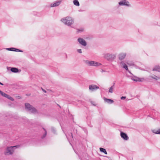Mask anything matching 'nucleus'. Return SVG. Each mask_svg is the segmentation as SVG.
<instances>
[{"mask_svg": "<svg viewBox=\"0 0 160 160\" xmlns=\"http://www.w3.org/2000/svg\"><path fill=\"white\" fill-rule=\"evenodd\" d=\"M131 78L132 80L136 82H142L144 80V78H140L136 76H134Z\"/></svg>", "mask_w": 160, "mask_h": 160, "instance_id": "nucleus-11", "label": "nucleus"}, {"mask_svg": "<svg viewBox=\"0 0 160 160\" xmlns=\"http://www.w3.org/2000/svg\"><path fill=\"white\" fill-rule=\"evenodd\" d=\"M73 2L74 4L77 6H78L80 5L79 3L78 0H74Z\"/></svg>", "mask_w": 160, "mask_h": 160, "instance_id": "nucleus-18", "label": "nucleus"}, {"mask_svg": "<svg viewBox=\"0 0 160 160\" xmlns=\"http://www.w3.org/2000/svg\"><path fill=\"white\" fill-rule=\"evenodd\" d=\"M78 30L82 32L83 31V29H82L81 30L78 29Z\"/></svg>", "mask_w": 160, "mask_h": 160, "instance_id": "nucleus-37", "label": "nucleus"}, {"mask_svg": "<svg viewBox=\"0 0 160 160\" xmlns=\"http://www.w3.org/2000/svg\"><path fill=\"white\" fill-rule=\"evenodd\" d=\"M72 129L73 130L74 133L77 134V130L76 129H75V128H72Z\"/></svg>", "mask_w": 160, "mask_h": 160, "instance_id": "nucleus-30", "label": "nucleus"}, {"mask_svg": "<svg viewBox=\"0 0 160 160\" xmlns=\"http://www.w3.org/2000/svg\"><path fill=\"white\" fill-rule=\"evenodd\" d=\"M114 88V86H111L109 88V92L111 93H112L113 92V89Z\"/></svg>", "mask_w": 160, "mask_h": 160, "instance_id": "nucleus-19", "label": "nucleus"}, {"mask_svg": "<svg viewBox=\"0 0 160 160\" xmlns=\"http://www.w3.org/2000/svg\"><path fill=\"white\" fill-rule=\"evenodd\" d=\"M25 107L26 109L31 113H35L38 112L36 109L28 103H25Z\"/></svg>", "mask_w": 160, "mask_h": 160, "instance_id": "nucleus-2", "label": "nucleus"}, {"mask_svg": "<svg viewBox=\"0 0 160 160\" xmlns=\"http://www.w3.org/2000/svg\"><path fill=\"white\" fill-rule=\"evenodd\" d=\"M129 2L126 0H122L119 2L118 4L120 6H126L129 7L130 5L129 4Z\"/></svg>", "mask_w": 160, "mask_h": 160, "instance_id": "nucleus-7", "label": "nucleus"}, {"mask_svg": "<svg viewBox=\"0 0 160 160\" xmlns=\"http://www.w3.org/2000/svg\"><path fill=\"white\" fill-rule=\"evenodd\" d=\"M79 158L81 159V160H82V158L81 157H79Z\"/></svg>", "mask_w": 160, "mask_h": 160, "instance_id": "nucleus-41", "label": "nucleus"}, {"mask_svg": "<svg viewBox=\"0 0 160 160\" xmlns=\"http://www.w3.org/2000/svg\"><path fill=\"white\" fill-rule=\"evenodd\" d=\"M70 134H71V136H70L72 138H73V135H72V132H70Z\"/></svg>", "mask_w": 160, "mask_h": 160, "instance_id": "nucleus-35", "label": "nucleus"}, {"mask_svg": "<svg viewBox=\"0 0 160 160\" xmlns=\"http://www.w3.org/2000/svg\"><path fill=\"white\" fill-rule=\"evenodd\" d=\"M7 98H8V99L12 101H14V99L12 97L10 96L9 95V97H8Z\"/></svg>", "mask_w": 160, "mask_h": 160, "instance_id": "nucleus-26", "label": "nucleus"}, {"mask_svg": "<svg viewBox=\"0 0 160 160\" xmlns=\"http://www.w3.org/2000/svg\"><path fill=\"white\" fill-rule=\"evenodd\" d=\"M85 62L86 64L89 66H98L101 65V63L93 61L86 60Z\"/></svg>", "mask_w": 160, "mask_h": 160, "instance_id": "nucleus-4", "label": "nucleus"}, {"mask_svg": "<svg viewBox=\"0 0 160 160\" xmlns=\"http://www.w3.org/2000/svg\"><path fill=\"white\" fill-rule=\"evenodd\" d=\"M66 136L67 137V138H68V137H67V135H66Z\"/></svg>", "mask_w": 160, "mask_h": 160, "instance_id": "nucleus-42", "label": "nucleus"}, {"mask_svg": "<svg viewBox=\"0 0 160 160\" xmlns=\"http://www.w3.org/2000/svg\"><path fill=\"white\" fill-rule=\"evenodd\" d=\"M105 71L102 70V69L101 70V72H105Z\"/></svg>", "mask_w": 160, "mask_h": 160, "instance_id": "nucleus-38", "label": "nucleus"}, {"mask_svg": "<svg viewBox=\"0 0 160 160\" xmlns=\"http://www.w3.org/2000/svg\"><path fill=\"white\" fill-rule=\"evenodd\" d=\"M77 52L78 53H82V49H77Z\"/></svg>", "mask_w": 160, "mask_h": 160, "instance_id": "nucleus-31", "label": "nucleus"}, {"mask_svg": "<svg viewBox=\"0 0 160 160\" xmlns=\"http://www.w3.org/2000/svg\"><path fill=\"white\" fill-rule=\"evenodd\" d=\"M105 58L109 61H112L116 58L115 55L113 54L107 53L104 56Z\"/></svg>", "mask_w": 160, "mask_h": 160, "instance_id": "nucleus-5", "label": "nucleus"}, {"mask_svg": "<svg viewBox=\"0 0 160 160\" xmlns=\"http://www.w3.org/2000/svg\"><path fill=\"white\" fill-rule=\"evenodd\" d=\"M0 84H1V82H0Z\"/></svg>", "mask_w": 160, "mask_h": 160, "instance_id": "nucleus-43", "label": "nucleus"}, {"mask_svg": "<svg viewBox=\"0 0 160 160\" xmlns=\"http://www.w3.org/2000/svg\"><path fill=\"white\" fill-rule=\"evenodd\" d=\"M78 41L82 46H85L87 45L86 41L83 38H79L78 39Z\"/></svg>", "mask_w": 160, "mask_h": 160, "instance_id": "nucleus-8", "label": "nucleus"}, {"mask_svg": "<svg viewBox=\"0 0 160 160\" xmlns=\"http://www.w3.org/2000/svg\"><path fill=\"white\" fill-rule=\"evenodd\" d=\"M120 135L121 138L124 140H127L129 138L126 133L123 132H121L120 133Z\"/></svg>", "mask_w": 160, "mask_h": 160, "instance_id": "nucleus-10", "label": "nucleus"}, {"mask_svg": "<svg viewBox=\"0 0 160 160\" xmlns=\"http://www.w3.org/2000/svg\"><path fill=\"white\" fill-rule=\"evenodd\" d=\"M0 93L4 97L6 93L2 92V91L0 90Z\"/></svg>", "mask_w": 160, "mask_h": 160, "instance_id": "nucleus-27", "label": "nucleus"}, {"mask_svg": "<svg viewBox=\"0 0 160 160\" xmlns=\"http://www.w3.org/2000/svg\"><path fill=\"white\" fill-rule=\"evenodd\" d=\"M14 147L16 148L18 147V146L7 147V148L6 151L4 152V154L5 155L12 154L14 152L13 148Z\"/></svg>", "mask_w": 160, "mask_h": 160, "instance_id": "nucleus-3", "label": "nucleus"}, {"mask_svg": "<svg viewBox=\"0 0 160 160\" xmlns=\"http://www.w3.org/2000/svg\"><path fill=\"white\" fill-rule=\"evenodd\" d=\"M151 77L154 79H155L156 80H157L159 78V77H158L154 75L153 76H151Z\"/></svg>", "mask_w": 160, "mask_h": 160, "instance_id": "nucleus-21", "label": "nucleus"}, {"mask_svg": "<svg viewBox=\"0 0 160 160\" xmlns=\"http://www.w3.org/2000/svg\"><path fill=\"white\" fill-rule=\"evenodd\" d=\"M130 65L133 66L136 68H138L140 69H141V70H144V69L142 67H143V65L140 62H138L137 65L133 63H131Z\"/></svg>", "mask_w": 160, "mask_h": 160, "instance_id": "nucleus-6", "label": "nucleus"}, {"mask_svg": "<svg viewBox=\"0 0 160 160\" xmlns=\"http://www.w3.org/2000/svg\"><path fill=\"white\" fill-rule=\"evenodd\" d=\"M103 99L105 102L109 104H112L114 102V101L112 100L108 99L105 97H104Z\"/></svg>", "mask_w": 160, "mask_h": 160, "instance_id": "nucleus-14", "label": "nucleus"}, {"mask_svg": "<svg viewBox=\"0 0 160 160\" xmlns=\"http://www.w3.org/2000/svg\"><path fill=\"white\" fill-rule=\"evenodd\" d=\"M89 88L92 91H93L99 89V87L95 85L92 84L89 86Z\"/></svg>", "mask_w": 160, "mask_h": 160, "instance_id": "nucleus-9", "label": "nucleus"}, {"mask_svg": "<svg viewBox=\"0 0 160 160\" xmlns=\"http://www.w3.org/2000/svg\"><path fill=\"white\" fill-rule=\"evenodd\" d=\"M120 64L122 67H123V66H124L125 65H126V64L123 61L121 62Z\"/></svg>", "mask_w": 160, "mask_h": 160, "instance_id": "nucleus-29", "label": "nucleus"}, {"mask_svg": "<svg viewBox=\"0 0 160 160\" xmlns=\"http://www.w3.org/2000/svg\"><path fill=\"white\" fill-rule=\"evenodd\" d=\"M90 102L94 106H96L95 102H94L91 101Z\"/></svg>", "mask_w": 160, "mask_h": 160, "instance_id": "nucleus-32", "label": "nucleus"}, {"mask_svg": "<svg viewBox=\"0 0 160 160\" xmlns=\"http://www.w3.org/2000/svg\"><path fill=\"white\" fill-rule=\"evenodd\" d=\"M126 53H121L120 54L118 55V58L120 60H122L124 59L126 56Z\"/></svg>", "mask_w": 160, "mask_h": 160, "instance_id": "nucleus-13", "label": "nucleus"}, {"mask_svg": "<svg viewBox=\"0 0 160 160\" xmlns=\"http://www.w3.org/2000/svg\"><path fill=\"white\" fill-rule=\"evenodd\" d=\"M10 70L12 72L14 73H17L19 72V69L16 68H11Z\"/></svg>", "mask_w": 160, "mask_h": 160, "instance_id": "nucleus-15", "label": "nucleus"}, {"mask_svg": "<svg viewBox=\"0 0 160 160\" xmlns=\"http://www.w3.org/2000/svg\"><path fill=\"white\" fill-rule=\"evenodd\" d=\"M64 23L68 26H71L73 23V20L70 17H67L65 18H63L61 20Z\"/></svg>", "mask_w": 160, "mask_h": 160, "instance_id": "nucleus-1", "label": "nucleus"}, {"mask_svg": "<svg viewBox=\"0 0 160 160\" xmlns=\"http://www.w3.org/2000/svg\"><path fill=\"white\" fill-rule=\"evenodd\" d=\"M13 51H15V52H23V51L22 50L19 49H18L16 48H14V49Z\"/></svg>", "mask_w": 160, "mask_h": 160, "instance_id": "nucleus-22", "label": "nucleus"}, {"mask_svg": "<svg viewBox=\"0 0 160 160\" xmlns=\"http://www.w3.org/2000/svg\"><path fill=\"white\" fill-rule=\"evenodd\" d=\"M45 131V133L42 136L41 138L43 139L45 138L47 135V131L46 130L43 128H42Z\"/></svg>", "mask_w": 160, "mask_h": 160, "instance_id": "nucleus-20", "label": "nucleus"}, {"mask_svg": "<svg viewBox=\"0 0 160 160\" xmlns=\"http://www.w3.org/2000/svg\"><path fill=\"white\" fill-rule=\"evenodd\" d=\"M153 71H160V67L158 65L155 66L152 69Z\"/></svg>", "mask_w": 160, "mask_h": 160, "instance_id": "nucleus-16", "label": "nucleus"}, {"mask_svg": "<svg viewBox=\"0 0 160 160\" xmlns=\"http://www.w3.org/2000/svg\"><path fill=\"white\" fill-rule=\"evenodd\" d=\"M42 88V89L43 92H44L45 93H46L47 92V91L45 90L44 89H43L42 88Z\"/></svg>", "mask_w": 160, "mask_h": 160, "instance_id": "nucleus-36", "label": "nucleus"}, {"mask_svg": "<svg viewBox=\"0 0 160 160\" xmlns=\"http://www.w3.org/2000/svg\"><path fill=\"white\" fill-rule=\"evenodd\" d=\"M51 131L53 133L55 134L56 132V130L53 127L51 128Z\"/></svg>", "mask_w": 160, "mask_h": 160, "instance_id": "nucleus-25", "label": "nucleus"}, {"mask_svg": "<svg viewBox=\"0 0 160 160\" xmlns=\"http://www.w3.org/2000/svg\"><path fill=\"white\" fill-rule=\"evenodd\" d=\"M14 48H7L6 49L10 51H14Z\"/></svg>", "mask_w": 160, "mask_h": 160, "instance_id": "nucleus-24", "label": "nucleus"}, {"mask_svg": "<svg viewBox=\"0 0 160 160\" xmlns=\"http://www.w3.org/2000/svg\"><path fill=\"white\" fill-rule=\"evenodd\" d=\"M115 83H114H114H113V85H112V86H114V85H115Z\"/></svg>", "mask_w": 160, "mask_h": 160, "instance_id": "nucleus-40", "label": "nucleus"}, {"mask_svg": "<svg viewBox=\"0 0 160 160\" xmlns=\"http://www.w3.org/2000/svg\"><path fill=\"white\" fill-rule=\"evenodd\" d=\"M61 2V1H56L54 3H51L50 6L51 7L58 6L60 4Z\"/></svg>", "mask_w": 160, "mask_h": 160, "instance_id": "nucleus-12", "label": "nucleus"}, {"mask_svg": "<svg viewBox=\"0 0 160 160\" xmlns=\"http://www.w3.org/2000/svg\"><path fill=\"white\" fill-rule=\"evenodd\" d=\"M0 85H4V84L2 83L1 82V84H0Z\"/></svg>", "mask_w": 160, "mask_h": 160, "instance_id": "nucleus-39", "label": "nucleus"}, {"mask_svg": "<svg viewBox=\"0 0 160 160\" xmlns=\"http://www.w3.org/2000/svg\"><path fill=\"white\" fill-rule=\"evenodd\" d=\"M99 149L100 151H101V152H103L105 154H107V152L105 149L102 148H100Z\"/></svg>", "mask_w": 160, "mask_h": 160, "instance_id": "nucleus-17", "label": "nucleus"}, {"mask_svg": "<svg viewBox=\"0 0 160 160\" xmlns=\"http://www.w3.org/2000/svg\"><path fill=\"white\" fill-rule=\"evenodd\" d=\"M152 132L156 134H160V129L157 130L156 132H155L154 130H152Z\"/></svg>", "mask_w": 160, "mask_h": 160, "instance_id": "nucleus-23", "label": "nucleus"}, {"mask_svg": "<svg viewBox=\"0 0 160 160\" xmlns=\"http://www.w3.org/2000/svg\"><path fill=\"white\" fill-rule=\"evenodd\" d=\"M8 97H9V95L6 94H5V95L4 96V97L6 98H7Z\"/></svg>", "mask_w": 160, "mask_h": 160, "instance_id": "nucleus-34", "label": "nucleus"}, {"mask_svg": "<svg viewBox=\"0 0 160 160\" xmlns=\"http://www.w3.org/2000/svg\"><path fill=\"white\" fill-rule=\"evenodd\" d=\"M123 68H125L127 71H129L128 70V66L126 65H125L124 66H123ZM129 72V71H128Z\"/></svg>", "mask_w": 160, "mask_h": 160, "instance_id": "nucleus-28", "label": "nucleus"}, {"mask_svg": "<svg viewBox=\"0 0 160 160\" xmlns=\"http://www.w3.org/2000/svg\"><path fill=\"white\" fill-rule=\"evenodd\" d=\"M126 98V97H124V96H122L121 98V99H122V100H124V99H125Z\"/></svg>", "mask_w": 160, "mask_h": 160, "instance_id": "nucleus-33", "label": "nucleus"}]
</instances>
